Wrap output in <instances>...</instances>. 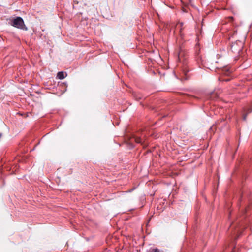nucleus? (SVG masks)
I'll return each instance as SVG.
<instances>
[{"mask_svg":"<svg viewBox=\"0 0 252 252\" xmlns=\"http://www.w3.org/2000/svg\"><path fill=\"white\" fill-rule=\"evenodd\" d=\"M246 165L247 166L250 165L251 166L252 165V157H251L249 159H248L245 162Z\"/></svg>","mask_w":252,"mask_h":252,"instance_id":"6e6552de","label":"nucleus"},{"mask_svg":"<svg viewBox=\"0 0 252 252\" xmlns=\"http://www.w3.org/2000/svg\"><path fill=\"white\" fill-rule=\"evenodd\" d=\"M229 72L228 71V72H227V73H226V75H228V74H229Z\"/></svg>","mask_w":252,"mask_h":252,"instance_id":"ddd939ff","label":"nucleus"},{"mask_svg":"<svg viewBox=\"0 0 252 252\" xmlns=\"http://www.w3.org/2000/svg\"><path fill=\"white\" fill-rule=\"evenodd\" d=\"M164 252L163 251L160 250L158 249H150L148 252Z\"/></svg>","mask_w":252,"mask_h":252,"instance_id":"0eeeda50","label":"nucleus"},{"mask_svg":"<svg viewBox=\"0 0 252 252\" xmlns=\"http://www.w3.org/2000/svg\"><path fill=\"white\" fill-rule=\"evenodd\" d=\"M252 111V106L249 108H245L243 109V114L242 115V119L244 121H246L247 119V116L248 114Z\"/></svg>","mask_w":252,"mask_h":252,"instance_id":"39448f33","label":"nucleus"},{"mask_svg":"<svg viewBox=\"0 0 252 252\" xmlns=\"http://www.w3.org/2000/svg\"><path fill=\"white\" fill-rule=\"evenodd\" d=\"M242 229L239 222L236 221L231 223L228 231L231 233L232 237H234V240L236 241L242 233Z\"/></svg>","mask_w":252,"mask_h":252,"instance_id":"f257e3e1","label":"nucleus"},{"mask_svg":"<svg viewBox=\"0 0 252 252\" xmlns=\"http://www.w3.org/2000/svg\"><path fill=\"white\" fill-rule=\"evenodd\" d=\"M243 46V43L239 40H237L235 42L232 43L231 44V51L234 53L239 54L242 50Z\"/></svg>","mask_w":252,"mask_h":252,"instance_id":"7ed1b4c3","label":"nucleus"},{"mask_svg":"<svg viewBox=\"0 0 252 252\" xmlns=\"http://www.w3.org/2000/svg\"><path fill=\"white\" fill-rule=\"evenodd\" d=\"M136 99L137 100H140V99H141V97H140V96H139V97H136Z\"/></svg>","mask_w":252,"mask_h":252,"instance_id":"f8f14e48","label":"nucleus"},{"mask_svg":"<svg viewBox=\"0 0 252 252\" xmlns=\"http://www.w3.org/2000/svg\"><path fill=\"white\" fill-rule=\"evenodd\" d=\"M133 139L135 142L137 143H140L143 145V148L146 147L148 145L147 143L145 142V139L143 138L135 136L133 138Z\"/></svg>","mask_w":252,"mask_h":252,"instance_id":"20e7f679","label":"nucleus"},{"mask_svg":"<svg viewBox=\"0 0 252 252\" xmlns=\"http://www.w3.org/2000/svg\"><path fill=\"white\" fill-rule=\"evenodd\" d=\"M199 58H200V57H198L197 59V63H199V62L200 61V63H201V64L202 65H203V64H204L203 61L202 60L201 58H200V59L199 60Z\"/></svg>","mask_w":252,"mask_h":252,"instance_id":"9d476101","label":"nucleus"},{"mask_svg":"<svg viewBox=\"0 0 252 252\" xmlns=\"http://www.w3.org/2000/svg\"><path fill=\"white\" fill-rule=\"evenodd\" d=\"M9 24L10 25L16 28L25 31L28 30V28L25 25L23 19L21 17H16V18L10 20Z\"/></svg>","mask_w":252,"mask_h":252,"instance_id":"f03ea898","label":"nucleus"},{"mask_svg":"<svg viewBox=\"0 0 252 252\" xmlns=\"http://www.w3.org/2000/svg\"><path fill=\"white\" fill-rule=\"evenodd\" d=\"M230 80V79H222V81H229Z\"/></svg>","mask_w":252,"mask_h":252,"instance_id":"9b49d317","label":"nucleus"},{"mask_svg":"<svg viewBox=\"0 0 252 252\" xmlns=\"http://www.w3.org/2000/svg\"><path fill=\"white\" fill-rule=\"evenodd\" d=\"M189 72V70L186 69V68H184L183 69V73L184 74V75H187V73Z\"/></svg>","mask_w":252,"mask_h":252,"instance_id":"1a4fd4ad","label":"nucleus"},{"mask_svg":"<svg viewBox=\"0 0 252 252\" xmlns=\"http://www.w3.org/2000/svg\"><path fill=\"white\" fill-rule=\"evenodd\" d=\"M67 76V74H65V75L64 74V73L63 71L59 72L57 73V77L60 79H64L66 76Z\"/></svg>","mask_w":252,"mask_h":252,"instance_id":"423d86ee","label":"nucleus"}]
</instances>
